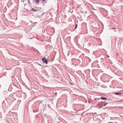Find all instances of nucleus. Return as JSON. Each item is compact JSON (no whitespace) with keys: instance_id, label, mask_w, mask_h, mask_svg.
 Returning <instances> with one entry per match:
<instances>
[{"instance_id":"1","label":"nucleus","mask_w":123,"mask_h":123,"mask_svg":"<svg viewBox=\"0 0 123 123\" xmlns=\"http://www.w3.org/2000/svg\"><path fill=\"white\" fill-rule=\"evenodd\" d=\"M108 104V103H106L103 104V102H101L98 105H100V106L98 108H100L102 107L103 106H105L107 104Z\"/></svg>"},{"instance_id":"2","label":"nucleus","mask_w":123,"mask_h":123,"mask_svg":"<svg viewBox=\"0 0 123 123\" xmlns=\"http://www.w3.org/2000/svg\"><path fill=\"white\" fill-rule=\"evenodd\" d=\"M42 60L43 62H44L46 64H47V60L45 57L43 58L42 59Z\"/></svg>"},{"instance_id":"3","label":"nucleus","mask_w":123,"mask_h":123,"mask_svg":"<svg viewBox=\"0 0 123 123\" xmlns=\"http://www.w3.org/2000/svg\"><path fill=\"white\" fill-rule=\"evenodd\" d=\"M100 99H102V100H106V99H107V98H106L105 97H101L100 98Z\"/></svg>"},{"instance_id":"4","label":"nucleus","mask_w":123,"mask_h":123,"mask_svg":"<svg viewBox=\"0 0 123 123\" xmlns=\"http://www.w3.org/2000/svg\"><path fill=\"white\" fill-rule=\"evenodd\" d=\"M100 98H94L95 100L96 101H97L98 100H99V99Z\"/></svg>"},{"instance_id":"5","label":"nucleus","mask_w":123,"mask_h":123,"mask_svg":"<svg viewBox=\"0 0 123 123\" xmlns=\"http://www.w3.org/2000/svg\"><path fill=\"white\" fill-rule=\"evenodd\" d=\"M35 1L36 3L38 4L39 2V0H36Z\"/></svg>"},{"instance_id":"6","label":"nucleus","mask_w":123,"mask_h":123,"mask_svg":"<svg viewBox=\"0 0 123 123\" xmlns=\"http://www.w3.org/2000/svg\"><path fill=\"white\" fill-rule=\"evenodd\" d=\"M114 94L116 95H121V93H119L117 92H115Z\"/></svg>"},{"instance_id":"7","label":"nucleus","mask_w":123,"mask_h":123,"mask_svg":"<svg viewBox=\"0 0 123 123\" xmlns=\"http://www.w3.org/2000/svg\"><path fill=\"white\" fill-rule=\"evenodd\" d=\"M77 25H76L75 27V29H76L77 28Z\"/></svg>"},{"instance_id":"8","label":"nucleus","mask_w":123,"mask_h":123,"mask_svg":"<svg viewBox=\"0 0 123 123\" xmlns=\"http://www.w3.org/2000/svg\"><path fill=\"white\" fill-rule=\"evenodd\" d=\"M85 82H86V84H87V85H88V83H87V82L86 81H85Z\"/></svg>"},{"instance_id":"9","label":"nucleus","mask_w":123,"mask_h":123,"mask_svg":"<svg viewBox=\"0 0 123 123\" xmlns=\"http://www.w3.org/2000/svg\"><path fill=\"white\" fill-rule=\"evenodd\" d=\"M85 123H87V121L86 120V121H85Z\"/></svg>"},{"instance_id":"10","label":"nucleus","mask_w":123,"mask_h":123,"mask_svg":"<svg viewBox=\"0 0 123 123\" xmlns=\"http://www.w3.org/2000/svg\"><path fill=\"white\" fill-rule=\"evenodd\" d=\"M86 57V58H87L89 60V58H88V57Z\"/></svg>"},{"instance_id":"11","label":"nucleus","mask_w":123,"mask_h":123,"mask_svg":"<svg viewBox=\"0 0 123 123\" xmlns=\"http://www.w3.org/2000/svg\"><path fill=\"white\" fill-rule=\"evenodd\" d=\"M43 0V2H44L45 0Z\"/></svg>"},{"instance_id":"12","label":"nucleus","mask_w":123,"mask_h":123,"mask_svg":"<svg viewBox=\"0 0 123 123\" xmlns=\"http://www.w3.org/2000/svg\"><path fill=\"white\" fill-rule=\"evenodd\" d=\"M75 60V59H72V60Z\"/></svg>"},{"instance_id":"13","label":"nucleus","mask_w":123,"mask_h":123,"mask_svg":"<svg viewBox=\"0 0 123 123\" xmlns=\"http://www.w3.org/2000/svg\"><path fill=\"white\" fill-rule=\"evenodd\" d=\"M85 33H87V32H85Z\"/></svg>"},{"instance_id":"14","label":"nucleus","mask_w":123,"mask_h":123,"mask_svg":"<svg viewBox=\"0 0 123 123\" xmlns=\"http://www.w3.org/2000/svg\"><path fill=\"white\" fill-rule=\"evenodd\" d=\"M85 24H86V23H85Z\"/></svg>"},{"instance_id":"15","label":"nucleus","mask_w":123,"mask_h":123,"mask_svg":"<svg viewBox=\"0 0 123 123\" xmlns=\"http://www.w3.org/2000/svg\"><path fill=\"white\" fill-rule=\"evenodd\" d=\"M86 12V11H85V13Z\"/></svg>"}]
</instances>
